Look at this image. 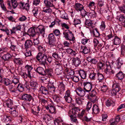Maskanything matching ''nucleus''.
<instances>
[{
  "label": "nucleus",
  "mask_w": 125,
  "mask_h": 125,
  "mask_svg": "<svg viewBox=\"0 0 125 125\" xmlns=\"http://www.w3.org/2000/svg\"><path fill=\"white\" fill-rule=\"evenodd\" d=\"M46 50L45 47L43 45L42 46H40V52H42L43 53L45 52Z\"/></svg>",
  "instance_id": "0e129e2a"
},
{
  "label": "nucleus",
  "mask_w": 125,
  "mask_h": 125,
  "mask_svg": "<svg viewBox=\"0 0 125 125\" xmlns=\"http://www.w3.org/2000/svg\"><path fill=\"white\" fill-rule=\"evenodd\" d=\"M72 62L76 67L78 66L81 63V61L80 59L77 57L73 58L72 60Z\"/></svg>",
  "instance_id": "f8f14e48"
},
{
  "label": "nucleus",
  "mask_w": 125,
  "mask_h": 125,
  "mask_svg": "<svg viewBox=\"0 0 125 125\" xmlns=\"http://www.w3.org/2000/svg\"><path fill=\"white\" fill-rule=\"evenodd\" d=\"M64 37L67 40L73 41L75 38L73 37V34L72 32L68 30H66L63 32Z\"/></svg>",
  "instance_id": "f257e3e1"
},
{
  "label": "nucleus",
  "mask_w": 125,
  "mask_h": 125,
  "mask_svg": "<svg viewBox=\"0 0 125 125\" xmlns=\"http://www.w3.org/2000/svg\"><path fill=\"white\" fill-rule=\"evenodd\" d=\"M90 97L91 101L93 102V103H95L97 101V99L96 95L90 96Z\"/></svg>",
  "instance_id": "4d7b16f0"
},
{
  "label": "nucleus",
  "mask_w": 125,
  "mask_h": 125,
  "mask_svg": "<svg viewBox=\"0 0 125 125\" xmlns=\"http://www.w3.org/2000/svg\"><path fill=\"white\" fill-rule=\"evenodd\" d=\"M11 83V81H10L9 79H6L4 80V84L6 85H10Z\"/></svg>",
  "instance_id": "e2e57ef3"
},
{
  "label": "nucleus",
  "mask_w": 125,
  "mask_h": 125,
  "mask_svg": "<svg viewBox=\"0 0 125 125\" xmlns=\"http://www.w3.org/2000/svg\"><path fill=\"white\" fill-rule=\"evenodd\" d=\"M4 31H3V32H5L8 35H10L12 34V30H9L6 29V27L4 29Z\"/></svg>",
  "instance_id": "13d9d810"
},
{
  "label": "nucleus",
  "mask_w": 125,
  "mask_h": 125,
  "mask_svg": "<svg viewBox=\"0 0 125 125\" xmlns=\"http://www.w3.org/2000/svg\"><path fill=\"white\" fill-rule=\"evenodd\" d=\"M93 112L94 114H97L100 112L98 106L96 104H94L92 108Z\"/></svg>",
  "instance_id": "6ab92c4d"
},
{
  "label": "nucleus",
  "mask_w": 125,
  "mask_h": 125,
  "mask_svg": "<svg viewBox=\"0 0 125 125\" xmlns=\"http://www.w3.org/2000/svg\"><path fill=\"white\" fill-rule=\"evenodd\" d=\"M120 10L122 12L125 13V5L122 4L119 7Z\"/></svg>",
  "instance_id": "a18cd8bd"
},
{
  "label": "nucleus",
  "mask_w": 125,
  "mask_h": 125,
  "mask_svg": "<svg viewBox=\"0 0 125 125\" xmlns=\"http://www.w3.org/2000/svg\"><path fill=\"white\" fill-rule=\"evenodd\" d=\"M96 75V73H95L94 71H92L89 74V77L91 80H94L95 78Z\"/></svg>",
  "instance_id": "c9c22d12"
},
{
  "label": "nucleus",
  "mask_w": 125,
  "mask_h": 125,
  "mask_svg": "<svg viewBox=\"0 0 125 125\" xmlns=\"http://www.w3.org/2000/svg\"><path fill=\"white\" fill-rule=\"evenodd\" d=\"M17 90L19 92H22L24 90V88L22 85L18 84L17 86Z\"/></svg>",
  "instance_id": "c03bdc74"
},
{
  "label": "nucleus",
  "mask_w": 125,
  "mask_h": 125,
  "mask_svg": "<svg viewBox=\"0 0 125 125\" xmlns=\"http://www.w3.org/2000/svg\"><path fill=\"white\" fill-rule=\"evenodd\" d=\"M120 120V115H118L115 117V119L113 121L111 120L110 125H116L118 122H119Z\"/></svg>",
  "instance_id": "2eb2a0df"
},
{
  "label": "nucleus",
  "mask_w": 125,
  "mask_h": 125,
  "mask_svg": "<svg viewBox=\"0 0 125 125\" xmlns=\"http://www.w3.org/2000/svg\"><path fill=\"white\" fill-rule=\"evenodd\" d=\"M111 66L109 64H106V68L104 70V72L107 74L109 75L110 74V69Z\"/></svg>",
  "instance_id": "7c9ffc66"
},
{
  "label": "nucleus",
  "mask_w": 125,
  "mask_h": 125,
  "mask_svg": "<svg viewBox=\"0 0 125 125\" xmlns=\"http://www.w3.org/2000/svg\"><path fill=\"white\" fill-rule=\"evenodd\" d=\"M116 76L119 79L122 80L124 77L125 74L122 71H120L116 75Z\"/></svg>",
  "instance_id": "b1692460"
},
{
  "label": "nucleus",
  "mask_w": 125,
  "mask_h": 125,
  "mask_svg": "<svg viewBox=\"0 0 125 125\" xmlns=\"http://www.w3.org/2000/svg\"><path fill=\"white\" fill-rule=\"evenodd\" d=\"M21 26L20 25H18L16 27H13L12 29L13 33H16L19 35L21 33Z\"/></svg>",
  "instance_id": "6e6552de"
},
{
  "label": "nucleus",
  "mask_w": 125,
  "mask_h": 125,
  "mask_svg": "<svg viewBox=\"0 0 125 125\" xmlns=\"http://www.w3.org/2000/svg\"><path fill=\"white\" fill-rule=\"evenodd\" d=\"M61 18L66 20L68 19L67 14L64 12H62V14L61 16Z\"/></svg>",
  "instance_id": "864d4df0"
},
{
  "label": "nucleus",
  "mask_w": 125,
  "mask_h": 125,
  "mask_svg": "<svg viewBox=\"0 0 125 125\" xmlns=\"http://www.w3.org/2000/svg\"><path fill=\"white\" fill-rule=\"evenodd\" d=\"M11 56L10 54L7 53L4 54L2 57H1L5 61H8L10 59Z\"/></svg>",
  "instance_id": "cd10ccee"
},
{
  "label": "nucleus",
  "mask_w": 125,
  "mask_h": 125,
  "mask_svg": "<svg viewBox=\"0 0 125 125\" xmlns=\"http://www.w3.org/2000/svg\"><path fill=\"white\" fill-rule=\"evenodd\" d=\"M59 87L60 88V90L62 91H64L65 89V85L63 84L62 82H61L60 84Z\"/></svg>",
  "instance_id": "3c124183"
},
{
  "label": "nucleus",
  "mask_w": 125,
  "mask_h": 125,
  "mask_svg": "<svg viewBox=\"0 0 125 125\" xmlns=\"http://www.w3.org/2000/svg\"><path fill=\"white\" fill-rule=\"evenodd\" d=\"M93 34L96 37H98L100 36L99 33L97 29H96L94 31Z\"/></svg>",
  "instance_id": "6e6d98bb"
},
{
  "label": "nucleus",
  "mask_w": 125,
  "mask_h": 125,
  "mask_svg": "<svg viewBox=\"0 0 125 125\" xmlns=\"http://www.w3.org/2000/svg\"><path fill=\"white\" fill-rule=\"evenodd\" d=\"M9 110L10 111L9 113L12 116L16 117L18 116V113L14 108L10 107Z\"/></svg>",
  "instance_id": "9b49d317"
},
{
  "label": "nucleus",
  "mask_w": 125,
  "mask_h": 125,
  "mask_svg": "<svg viewBox=\"0 0 125 125\" xmlns=\"http://www.w3.org/2000/svg\"><path fill=\"white\" fill-rule=\"evenodd\" d=\"M32 42L30 40H27L25 43V48L27 49H28L31 46Z\"/></svg>",
  "instance_id": "c756f323"
},
{
  "label": "nucleus",
  "mask_w": 125,
  "mask_h": 125,
  "mask_svg": "<svg viewBox=\"0 0 125 125\" xmlns=\"http://www.w3.org/2000/svg\"><path fill=\"white\" fill-rule=\"evenodd\" d=\"M83 99L80 97H77L75 99L76 101L77 104H82Z\"/></svg>",
  "instance_id": "de8ad7c7"
},
{
  "label": "nucleus",
  "mask_w": 125,
  "mask_h": 125,
  "mask_svg": "<svg viewBox=\"0 0 125 125\" xmlns=\"http://www.w3.org/2000/svg\"><path fill=\"white\" fill-rule=\"evenodd\" d=\"M39 35L38 36V37L36 39H34L33 41L34 46L37 48L38 49H39Z\"/></svg>",
  "instance_id": "473e14b6"
},
{
  "label": "nucleus",
  "mask_w": 125,
  "mask_h": 125,
  "mask_svg": "<svg viewBox=\"0 0 125 125\" xmlns=\"http://www.w3.org/2000/svg\"><path fill=\"white\" fill-rule=\"evenodd\" d=\"M114 43L115 45H118L120 44L121 42V39L117 36H115L114 39Z\"/></svg>",
  "instance_id": "aec40b11"
},
{
  "label": "nucleus",
  "mask_w": 125,
  "mask_h": 125,
  "mask_svg": "<svg viewBox=\"0 0 125 125\" xmlns=\"http://www.w3.org/2000/svg\"><path fill=\"white\" fill-rule=\"evenodd\" d=\"M28 77L29 78V80H28V83L29 82L30 83L31 86L35 87L37 86V83L36 82L33 81V79L31 76V77Z\"/></svg>",
  "instance_id": "ddd939ff"
},
{
  "label": "nucleus",
  "mask_w": 125,
  "mask_h": 125,
  "mask_svg": "<svg viewBox=\"0 0 125 125\" xmlns=\"http://www.w3.org/2000/svg\"><path fill=\"white\" fill-rule=\"evenodd\" d=\"M48 40L49 41V43L50 45H51V46H53L55 45V43L56 42V40L55 36L52 33L49 34Z\"/></svg>",
  "instance_id": "423d86ee"
},
{
  "label": "nucleus",
  "mask_w": 125,
  "mask_h": 125,
  "mask_svg": "<svg viewBox=\"0 0 125 125\" xmlns=\"http://www.w3.org/2000/svg\"><path fill=\"white\" fill-rule=\"evenodd\" d=\"M48 91L51 92H54L55 91V87L54 86L53 83H49L48 85Z\"/></svg>",
  "instance_id": "a211bd4d"
},
{
  "label": "nucleus",
  "mask_w": 125,
  "mask_h": 125,
  "mask_svg": "<svg viewBox=\"0 0 125 125\" xmlns=\"http://www.w3.org/2000/svg\"><path fill=\"white\" fill-rule=\"evenodd\" d=\"M52 98L54 101L57 103H60L61 101V98L56 95H53L52 96Z\"/></svg>",
  "instance_id": "bb28decb"
},
{
  "label": "nucleus",
  "mask_w": 125,
  "mask_h": 125,
  "mask_svg": "<svg viewBox=\"0 0 125 125\" xmlns=\"http://www.w3.org/2000/svg\"><path fill=\"white\" fill-rule=\"evenodd\" d=\"M109 32L106 31L105 34H106V37L108 38V39H109L112 38L113 37V35L111 33V31H109V34H108V33Z\"/></svg>",
  "instance_id": "49530a36"
},
{
  "label": "nucleus",
  "mask_w": 125,
  "mask_h": 125,
  "mask_svg": "<svg viewBox=\"0 0 125 125\" xmlns=\"http://www.w3.org/2000/svg\"><path fill=\"white\" fill-rule=\"evenodd\" d=\"M44 2L46 7H54V4L51 2V0L49 1L45 0L44 1Z\"/></svg>",
  "instance_id": "a878e982"
},
{
  "label": "nucleus",
  "mask_w": 125,
  "mask_h": 125,
  "mask_svg": "<svg viewBox=\"0 0 125 125\" xmlns=\"http://www.w3.org/2000/svg\"><path fill=\"white\" fill-rule=\"evenodd\" d=\"M21 76L24 79V80L25 81V84L26 85L28 84V80H29V78H28L27 77H28V74H27L25 73H23L21 74Z\"/></svg>",
  "instance_id": "5701e85b"
},
{
  "label": "nucleus",
  "mask_w": 125,
  "mask_h": 125,
  "mask_svg": "<svg viewBox=\"0 0 125 125\" xmlns=\"http://www.w3.org/2000/svg\"><path fill=\"white\" fill-rule=\"evenodd\" d=\"M119 20L121 23L125 22V18L124 16L123 15H121L120 17L119 18Z\"/></svg>",
  "instance_id": "69168bd1"
},
{
  "label": "nucleus",
  "mask_w": 125,
  "mask_h": 125,
  "mask_svg": "<svg viewBox=\"0 0 125 125\" xmlns=\"http://www.w3.org/2000/svg\"><path fill=\"white\" fill-rule=\"evenodd\" d=\"M123 64V62L122 61H118L117 63V68L118 69H120Z\"/></svg>",
  "instance_id": "bf43d9fd"
},
{
  "label": "nucleus",
  "mask_w": 125,
  "mask_h": 125,
  "mask_svg": "<svg viewBox=\"0 0 125 125\" xmlns=\"http://www.w3.org/2000/svg\"><path fill=\"white\" fill-rule=\"evenodd\" d=\"M84 113L85 111L84 110H83L81 113H78V114L77 115V116L81 119L83 120V118L84 114Z\"/></svg>",
  "instance_id": "4c0bfd02"
},
{
  "label": "nucleus",
  "mask_w": 125,
  "mask_h": 125,
  "mask_svg": "<svg viewBox=\"0 0 125 125\" xmlns=\"http://www.w3.org/2000/svg\"><path fill=\"white\" fill-rule=\"evenodd\" d=\"M85 24L88 26H92L93 23L92 21L90 19H86L85 21Z\"/></svg>",
  "instance_id": "a19ab883"
},
{
  "label": "nucleus",
  "mask_w": 125,
  "mask_h": 125,
  "mask_svg": "<svg viewBox=\"0 0 125 125\" xmlns=\"http://www.w3.org/2000/svg\"><path fill=\"white\" fill-rule=\"evenodd\" d=\"M22 99L27 101L30 102L32 100H33V98L30 94H24L21 96Z\"/></svg>",
  "instance_id": "1a4fd4ad"
},
{
  "label": "nucleus",
  "mask_w": 125,
  "mask_h": 125,
  "mask_svg": "<svg viewBox=\"0 0 125 125\" xmlns=\"http://www.w3.org/2000/svg\"><path fill=\"white\" fill-rule=\"evenodd\" d=\"M40 93L45 95H47L49 93L48 90L43 86H41L40 88Z\"/></svg>",
  "instance_id": "f3484780"
},
{
  "label": "nucleus",
  "mask_w": 125,
  "mask_h": 125,
  "mask_svg": "<svg viewBox=\"0 0 125 125\" xmlns=\"http://www.w3.org/2000/svg\"><path fill=\"white\" fill-rule=\"evenodd\" d=\"M47 56L45 54L40 52V62L43 65L46 62Z\"/></svg>",
  "instance_id": "0eeeda50"
},
{
  "label": "nucleus",
  "mask_w": 125,
  "mask_h": 125,
  "mask_svg": "<svg viewBox=\"0 0 125 125\" xmlns=\"http://www.w3.org/2000/svg\"><path fill=\"white\" fill-rule=\"evenodd\" d=\"M89 16L90 18H94L96 16V14L94 10H90L89 12Z\"/></svg>",
  "instance_id": "2f4dec72"
},
{
  "label": "nucleus",
  "mask_w": 125,
  "mask_h": 125,
  "mask_svg": "<svg viewBox=\"0 0 125 125\" xmlns=\"http://www.w3.org/2000/svg\"><path fill=\"white\" fill-rule=\"evenodd\" d=\"M106 106L107 107L110 106L112 104H114V102L112 101L110 99H107L105 102Z\"/></svg>",
  "instance_id": "f704fd0d"
},
{
  "label": "nucleus",
  "mask_w": 125,
  "mask_h": 125,
  "mask_svg": "<svg viewBox=\"0 0 125 125\" xmlns=\"http://www.w3.org/2000/svg\"><path fill=\"white\" fill-rule=\"evenodd\" d=\"M74 7L75 10L78 11H81V10L84 8V7L82 4L78 3H75Z\"/></svg>",
  "instance_id": "dca6fc26"
},
{
  "label": "nucleus",
  "mask_w": 125,
  "mask_h": 125,
  "mask_svg": "<svg viewBox=\"0 0 125 125\" xmlns=\"http://www.w3.org/2000/svg\"><path fill=\"white\" fill-rule=\"evenodd\" d=\"M76 91L77 94L81 96H83L86 94V91L80 87L76 89Z\"/></svg>",
  "instance_id": "9d476101"
},
{
  "label": "nucleus",
  "mask_w": 125,
  "mask_h": 125,
  "mask_svg": "<svg viewBox=\"0 0 125 125\" xmlns=\"http://www.w3.org/2000/svg\"><path fill=\"white\" fill-rule=\"evenodd\" d=\"M97 80H98L99 82H103L104 81V78L103 75L98 73H97Z\"/></svg>",
  "instance_id": "393cba45"
},
{
  "label": "nucleus",
  "mask_w": 125,
  "mask_h": 125,
  "mask_svg": "<svg viewBox=\"0 0 125 125\" xmlns=\"http://www.w3.org/2000/svg\"><path fill=\"white\" fill-rule=\"evenodd\" d=\"M64 98L65 101L67 103H70L71 102L72 99L71 96H64Z\"/></svg>",
  "instance_id": "37998d69"
},
{
  "label": "nucleus",
  "mask_w": 125,
  "mask_h": 125,
  "mask_svg": "<svg viewBox=\"0 0 125 125\" xmlns=\"http://www.w3.org/2000/svg\"><path fill=\"white\" fill-rule=\"evenodd\" d=\"M62 68L60 67L59 68H57L55 70L56 73L57 75L61 74L62 73Z\"/></svg>",
  "instance_id": "58836bf2"
},
{
  "label": "nucleus",
  "mask_w": 125,
  "mask_h": 125,
  "mask_svg": "<svg viewBox=\"0 0 125 125\" xmlns=\"http://www.w3.org/2000/svg\"><path fill=\"white\" fill-rule=\"evenodd\" d=\"M39 26H38L37 28H31L29 29L28 31V35L33 37L36 33H38L39 31Z\"/></svg>",
  "instance_id": "7ed1b4c3"
},
{
  "label": "nucleus",
  "mask_w": 125,
  "mask_h": 125,
  "mask_svg": "<svg viewBox=\"0 0 125 125\" xmlns=\"http://www.w3.org/2000/svg\"><path fill=\"white\" fill-rule=\"evenodd\" d=\"M38 12V8L35 7L34 8V10L33 11L34 15L37 18H39V16L37 15Z\"/></svg>",
  "instance_id": "72a5a7b5"
},
{
  "label": "nucleus",
  "mask_w": 125,
  "mask_h": 125,
  "mask_svg": "<svg viewBox=\"0 0 125 125\" xmlns=\"http://www.w3.org/2000/svg\"><path fill=\"white\" fill-rule=\"evenodd\" d=\"M118 92V91H116L115 90L112 89L111 91L109 92V95L115 96L116 95V93Z\"/></svg>",
  "instance_id": "5fc2aeb1"
},
{
  "label": "nucleus",
  "mask_w": 125,
  "mask_h": 125,
  "mask_svg": "<svg viewBox=\"0 0 125 125\" xmlns=\"http://www.w3.org/2000/svg\"><path fill=\"white\" fill-rule=\"evenodd\" d=\"M107 86L106 85H103L101 86L100 89V90L101 91L104 92L107 91Z\"/></svg>",
  "instance_id": "603ef678"
},
{
  "label": "nucleus",
  "mask_w": 125,
  "mask_h": 125,
  "mask_svg": "<svg viewBox=\"0 0 125 125\" xmlns=\"http://www.w3.org/2000/svg\"><path fill=\"white\" fill-rule=\"evenodd\" d=\"M43 11L46 13H50L52 12V10L51 9L49 8L46 9H45V8H43Z\"/></svg>",
  "instance_id": "680f3d73"
},
{
  "label": "nucleus",
  "mask_w": 125,
  "mask_h": 125,
  "mask_svg": "<svg viewBox=\"0 0 125 125\" xmlns=\"http://www.w3.org/2000/svg\"><path fill=\"white\" fill-rule=\"evenodd\" d=\"M92 83L88 82L83 83V89L86 93H89L92 88Z\"/></svg>",
  "instance_id": "39448f33"
},
{
  "label": "nucleus",
  "mask_w": 125,
  "mask_h": 125,
  "mask_svg": "<svg viewBox=\"0 0 125 125\" xmlns=\"http://www.w3.org/2000/svg\"><path fill=\"white\" fill-rule=\"evenodd\" d=\"M19 81L18 79L17 78H14L12 81V82H11V83H13L16 85H17L18 84H19Z\"/></svg>",
  "instance_id": "8fccbe9b"
},
{
  "label": "nucleus",
  "mask_w": 125,
  "mask_h": 125,
  "mask_svg": "<svg viewBox=\"0 0 125 125\" xmlns=\"http://www.w3.org/2000/svg\"><path fill=\"white\" fill-rule=\"evenodd\" d=\"M45 74V72L44 69L41 67H40V74L44 75Z\"/></svg>",
  "instance_id": "338daca9"
},
{
  "label": "nucleus",
  "mask_w": 125,
  "mask_h": 125,
  "mask_svg": "<svg viewBox=\"0 0 125 125\" xmlns=\"http://www.w3.org/2000/svg\"><path fill=\"white\" fill-rule=\"evenodd\" d=\"M79 75L83 79L86 78V72L83 70H81L79 72Z\"/></svg>",
  "instance_id": "c85d7f7f"
},
{
  "label": "nucleus",
  "mask_w": 125,
  "mask_h": 125,
  "mask_svg": "<svg viewBox=\"0 0 125 125\" xmlns=\"http://www.w3.org/2000/svg\"><path fill=\"white\" fill-rule=\"evenodd\" d=\"M105 26L104 22H102L101 23V24L100 26V28L101 30L103 31L105 29Z\"/></svg>",
  "instance_id": "774afa93"
},
{
  "label": "nucleus",
  "mask_w": 125,
  "mask_h": 125,
  "mask_svg": "<svg viewBox=\"0 0 125 125\" xmlns=\"http://www.w3.org/2000/svg\"><path fill=\"white\" fill-rule=\"evenodd\" d=\"M90 49L89 48H87L86 46H84L82 52L84 54H87L90 52Z\"/></svg>",
  "instance_id": "79ce46f5"
},
{
  "label": "nucleus",
  "mask_w": 125,
  "mask_h": 125,
  "mask_svg": "<svg viewBox=\"0 0 125 125\" xmlns=\"http://www.w3.org/2000/svg\"><path fill=\"white\" fill-rule=\"evenodd\" d=\"M105 65L104 63H102L101 62H100L98 63L97 65V68L99 70L101 69H102V67H104Z\"/></svg>",
  "instance_id": "09e8293b"
},
{
  "label": "nucleus",
  "mask_w": 125,
  "mask_h": 125,
  "mask_svg": "<svg viewBox=\"0 0 125 125\" xmlns=\"http://www.w3.org/2000/svg\"><path fill=\"white\" fill-rule=\"evenodd\" d=\"M89 93V95L88 94H87V95L88 97H89V96H95L96 95V91H95L94 89L92 90V91L91 90L90 92H89V93Z\"/></svg>",
  "instance_id": "e433bc0d"
},
{
  "label": "nucleus",
  "mask_w": 125,
  "mask_h": 125,
  "mask_svg": "<svg viewBox=\"0 0 125 125\" xmlns=\"http://www.w3.org/2000/svg\"><path fill=\"white\" fill-rule=\"evenodd\" d=\"M112 87V89L115 90L116 91L119 92L121 89L119 84L115 82H113Z\"/></svg>",
  "instance_id": "4468645a"
},
{
  "label": "nucleus",
  "mask_w": 125,
  "mask_h": 125,
  "mask_svg": "<svg viewBox=\"0 0 125 125\" xmlns=\"http://www.w3.org/2000/svg\"><path fill=\"white\" fill-rule=\"evenodd\" d=\"M80 110L79 108L74 107L69 111L68 112L69 115H73L74 117H76L77 115L80 113Z\"/></svg>",
  "instance_id": "f03ea898"
},
{
  "label": "nucleus",
  "mask_w": 125,
  "mask_h": 125,
  "mask_svg": "<svg viewBox=\"0 0 125 125\" xmlns=\"http://www.w3.org/2000/svg\"><path fill=\"white\" fill-rule=\"evenodd\" d=\"M25 68L26 69V70H27L28 71V77H31V75L30 72H31V71L33 69V67H32L31 66V65H27L25 66Z\"/></svg>",
  "instance_id": "4be33fe9"
},
{
  "label": "nucleus",
  "mask_w": 125,
  "mask_h": 125,
  "mask_svg": "<svg viewBox=\"0 0 125 125\" xmlns=\"http://www.w3.org/2000/svg\"><path fill=\"white\" fill-rule=\"evenodd\" d=\"M9 90L10 92L12 93H14L15 95H18L19 94L17 93V86L13 83H11L9 86Z\"/></svg>",
  "instance_id": "20e7f679"
},
{
  "label": "nucleus",
  "mask_w": 125,
  "mask_h": 125,
  "mask_svg": "<svg viewBox=\"0 0 125 125\" xmlns=\"http://www.w3.org/2000/svg\"><path fill=\"white\" fill-rule=\"evenodd\" d=\"M46 108L47 110H49V112L51 113H54L55 110V108L54 107L51 106L49 105L46 107Z\"/></svg>",
  "instance_id": "412c9836"
},
{
  "label": "nucleus",
  "mask_w": 125,
  "mask_h": 125,
  "mask_svg": "<svg viewBox=\"0 0 125 125\" xmlns=\"http://www.w3.org/2000/svg\"><path fill=\"white\" fill-rule=\"evenodd\" d=\"M81 12V13L82 15V17L83 18L85 16L87 15L88 14V12L86 11L83 8L81 10V11H80Z\"/></svg>",
  "instance_id": "ea45409f"
},
{
  "label": "nucleus",
  "mask_w": 125,
  "mask_h": 125,
  "mask_svg": "<svg viewBox=\"0 0 125 125\" xmlns=\"http://www.w3.org/2000/svg\"><path fill=\"white\" fill-rule=\"evenodd\" d=\"M25 55L26 57L29 56L31 55V53L29 49H26V52L25 53Z\"/></svg>",
  "instance_id": "052dcab7"
}]
</instances>
